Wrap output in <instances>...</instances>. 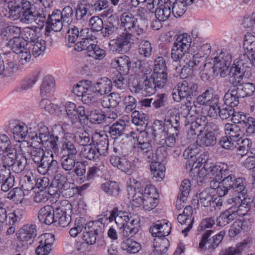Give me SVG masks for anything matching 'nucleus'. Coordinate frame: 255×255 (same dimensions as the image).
<instances>
[{
  "instance_id": "64",
  "label": "nucleus",
  "mask_w": 255,
  "mask_h": 255,
  "mask_svg": "<svg viewBox=\"0 0 255 255\" xmlns=\"http://www.w3.org/2000/svg\"><path fill=\"white\" fill-rule=\"evenodd\" d=\"M23 40L21 37L10 38L6 43V46L11 49L14 53H16L25 46V42L23 41Z\"/></svg>"
},
{
  "instance_id": "51",
  "label": "nucleus",
  "mask_w": 255,
  "mask_h": 255,
  "mask_svg": "<svg viewBox=\"0 0 255 255\" xmlns=\"http://www.w3.org/2000/svg\"><path fill=\"white\" fill-rule=\"evenodd\" d=\"M31 54L35 57L42 54L45 49V42L42 39H40L32 43H26Z\"/></svg>"
},
{
  "instance_id": "17",
  "label": "nucleus",
  "mask_w": 255,
  "mask_h": 255,
  "mask_svg": "<svg viewBox=\"0 0 255 255\" xmlns=\"http://www.w3.org/2000/svg\"><path fill=\"white\" fill-rule=\"evenodd\" d=\"M132 36L128 33L122 32L117 38L110 42L111 49L118 53L126 52L129 47Z\"/></svg>"
},
{
  "instance_id": "49",
  "label": "nucleus",
  "mask_w": 255,
  "mask_h": 255,
  "mask_svg": "<svg viewBox=\"0 0 255 255\" xmlns=\"http://www.w3.org/2000/svg\"><path fill=\"white\" fill-rule=\"evenodd\" d=\"M86 226L87 223L84 218L81 217L76 218L73 227L69 230L70 235L72 237H76L79 235L81 237Z\"/></svg>"
},
{
  "instance_id": "26",
  "label": "nucleus",
  "mask_w": 255,
  "mask_h": 255,
  "mask_svg": "<svg viewBox=\"0 0 255 255\" xmlns=\"http://www.w3.org/2000/svg\"><path fill=\"white\" fill-rule=\"evenodd\" d=\"M92 141L97 145L96 149L101 155H105L108 149V136L104 132H95L92 136Z\"/></svg>"
},
{
  "instance_id": "50",
  "label": "nucleus",
  "mask_w": 255,
  "mask_h": 255,
  "mask_svg": "<svg viewBox=\"0 0 255 255\" xmlns=\"http://www.w3.org/2000/svg\"><path fill=\"white\" fill-rule=\"evenodd\" d=\"M90 5L87 3H78L76 9V18L79 20H85L91 15Z\"/></svg>"
},
{
  "instance_id": "5",
  "label": "nucleus",
  "mask_w": 255,
  "mask_h": 255,
  "mask_svg": "<svg viewBox=\"0 0 255 255\" xmlns=\"http://www.w3.org/2000/svg\"><path fill=\"white\" fill-rule=\"evenodd\" d=\"M110 222L115 221L120 229H122L124 236L133 237L139 231L140 219L136 214L130 215L128 213L119 211L117 209L112 210L108 218Z\"/></svg>"
},
{
  "instance_id": "55",
  "label": "nucleus",
  "mask_w": 255,
  "mask_h": 255,
  "mask_svg": "<svg viewBox=\"0 0 255 255\" xmlns=\"http://www.w3.org/2000/svg\"><path fill=\"white\" fill-rule=\"evenodd\" d=\"M76 160V157L61 155L60 159L61 166L63 170L70 172L72 171L75 167Z\"/></svg>"
},
{
  "instance_id": "58",
  "label": "nucleus",
  "mask_w": 255,
  "mask_h": 255,
  "mask_svg": "<svg viewBox=\"0 0 255 255\" xmlns=\"http://www.w3.org/2000/svg\"><path fill=\"white\" fill-rule=\"evenodd\" d=\"M91 85L90 81H81L73 86L72 92L77 96L82 97Z\"/></svg>"
},
{
  "instance_id": "40",
  "label": "nucleus",
  "mask_w": 255,
  "mask_h": 255,
  "mask_svg": "<svg viewBox=\"0 0 255 255\" xmlns=\"http://www.w3.org/2000/svg\"><path fill=\"white\" fill-rule=\"evenodd\" d=\"M121 248L127 253L133 254L139 252L141 249V246L139 243L130 238L123 241L121 244Z\"/></svg>"
},
{
  "instance_id": "36",
  "label": "nucleus",
  "mask_w": 255,
  "mask_h": 255,
  "mask_svg": "<svg viewBox=\"0 0 255 255\" xmlns=\"http://www.w3.org/2000/svg\"><path fill=\"white\" fill-rule=\"evenodd\" d=\"M178 134V130L171 131L168 130L167 133H165V137H161L157 140V142L161 145L159 148L157 149V151L161 150L162 148V146L166 145L168 147H172L174 146L176 143V137Z\"/></svg>"
},
{
  "instance_id": "1",
  "label": "nucleus",
  "mask_w": 255,
  "mask_h": 255,
  "mask_svg": "<svg viewBox=\"0 0 255 255\" xmlns=\"http://www.w3.org/2000/svg\"><path fill=\"white\" fill-rule=\"evenodd\" d=\"M235 169V166L224 162L209 163L207 156L203 154L192 163L190 176L197 179L206 177L212 179L210 182L211 188L216 190L219 196L223 197L227 193V190L223 186L222 178Z\"/></svg>"
},
{
  "instance_id": "45",
  "label": "nucleus",
  "mask_w": 255,
  "mask_h": 255,
  "mask_svg": "<svg viewBox=\"0 0 255 255\" xmlns=\"http://www.w3.org/2000/svg\"><path fill=\"white\" fill-rule=\"evenodd\" d=\"M225 131L227 136L237 141L241 138L243 134L240 127L236 124H226L225 126Z\"/></svg>"
},
{
  "instance_id": "39",
  "label": "nucleus",
  "mask_w": 255,
  "mask_h": 255,
  "mask_svg": "<svg viewBox=\"0 0 255 255\" xmlns=\"http://www.w3.org/2000/svg\"><path fill=\"white\" fill-rule=\"evenodd\" d=\"M39 30L38 27H26L23 29L21 32V37L27 43H32L39 39L40 34L37 32Z\"/></svg>"
},
{
  "instance_id": "30",
  "label": "nucleus",
  "mask_w": 255,
  "mask_h": 255,
  "mask_svg": "<svg viewBox=\"0 0 255 255\" xmlns=\"http://www.w3.org/2000/svg\"><path fill=\"white\" fill-rule=\"evenodd\" d=\"M55 215L56 211L54 212L51 206L47 205L39 210L38 218L40 223L50 225L55 222Z\"/></svg>"
},
{
  "instance_id": "6",
  "label": "nucleus",
  "mask_w": 255,
  "mask_h": 255,
  "mask_svg": "<svg viewBox=\"0 0 255 255\" xmlns=\"http://www.w3.org/2000/svg\"><path fill=\"white\" fill-rule=\"evenodd\" d=\"M228 202L232 205L217 219V224L219 226L228 224L237 216L246 215L250 210L249 199H241L240 197H233L229 199Z\"/></svg>"
},
{
  "instance_id": "38",
  "label": "nucleus",
  "mask_w": 255,
  "mask_h": 255,
  "mask_svg": "<svg viewBox=\"0 0 255 255\" xmlns=\"http://www.w3.org/2000/svg\"><path fill=\"white\" fill-rule=\"evenodd\" d=\"M150 171L153 178L156 181H161L164 178L165 167L161 162L152 161L150 164Z\"/></svg>"
},
{
  "instance_id": "23",
  "label": "nucleus",
  "mask_w": 255,
  "mask_h": 255,
  "mask_svg": "<svg viewBox=\"0 0 255 255\" xmlns=\"http://www.w3.org/2000/svg\"><path fill=\"white\" fill-rule=\"evenodd\" d=\"M62 105L64 106L62 104ZM64 108L67 117L73 123L77 121L80 118L86 117L84 108L83 106L77 107L74 103L71 102H67L64 105ZM63 109V108H62Z\"/></svg>"
},
{
  "instance_id": "21",
  "label": "nucleus",
  "mask_w": 255,
  "mask_h": 255,
  "mask_svg": "<svg viewBox=\"0 0 255 255\" xmlns=\"http://www.w3.org/2000/svg\"><path fill=\"white\" fill-rule=\"evenodd\" d=\"M65 206L56 208L55 222H58L59 225L63 227H66L71 221L70 214L72 211V205L68 201L64 202Z\"/></svg>"
},
{
  "instance_id": "12",
  "label": "nucleus",
  "mask_w": 255,
  "mask_h": 255,
  "mask_svg": "<svg viewBox=\"0 0 255 255\" xmlns=\"http://www.w3.org/2000/svg\"><path fill=\"white\" fill-rule=\"evenodd\" d=\"M198 85L194 82H188L183 81L178 84L177 89L174 90L172 96L174 100L177 102L184 98H191L197 92Z\"/></svg>"
},
{
  "instance_id": "16",
  "label": "nucleus",
  "mask_w": 255,
  "mask_h": 255,
  "mask_svg": "<svg viewBox=\"0 0 255 255\" xmlns=\"http://www.w3.org/2000/svg\"><path fill=\"white\" fill-rule=\"evenodd\" d=\"M74 185L73 183L67 181L65 175L58 173L55 176L51 188L56 187L55 193L57 194L62 193L67 195V193H69L68 195L70 196L71 190H73Z\"/></svg>"
},
{
  "instance_id": "8",
  "label": "nucleus",
  "mask_w": 255,
  "mask_h": 255,
  "mask_svg": "<svg viewBox=\"0 0 255 255\" xmlns=\"http://www.w3.org/2000/svg\"><path fill=\"white\" fill-rule=\"evenodd\" d=\"M141 77L138 74L131 75L128 79V86L132 93H140L143 96H150L155 93L157 86L147 78L144 79L143 84H140Z\"/></svg>"
},
{
  "instance_id": "31",
  "label": "nucleus",
  "mask_w": 255,
  "mask_h": 255,
  "mask_svg": "<svg viewBox=\"0 0 255 255\" xmlns=\"http://www.w3.org/2000/svg\"><path fill=\"white\" fill-rule=\"evenodd\" d=\"M3 161L9 168L11 167L13 171L15 173H19L23 170L27 163L25 154L22 152L21 154L16 156V150L14 157L11 159L9 163H6L5 160Z\"/></svg>"
},
{
  "instance_id": "4",
  "label": "nucleus",
  "mask_w": 255,
  "mask_h": 255,
  "mask_svg": "<svg viewBox=\"0 0 255 255\" xmlns=\"http://www.w3.org/2000/svg\"><path fill=\"white\" fill-rule=\"evenodd\" d=\"M158 195L153 185H148L144 189H129L128 198L135 207L142 205L145 210H151L157 205Z\"/></svg>"
},
{
  "instance_id": "18",
  "label": "nucleus",
  "mask_w": 255,
  "mask_h": 255,
  "mask_svg": "<svg viewBox=\"0 0 255 255\" xmlns=\"http://www.w3.org/2000/svg\"><path fill=\"white\" fill-rule=\"evenodd\" d=\"M130 134V137L133 138H137V149L145 154L148 158L152 159L153 158V151L148 133L146 132H140L137 136L136 133L131 131Z\"/></svg>"
},
{
  "instance_id": "53",
  "label": "nucleus",
  "mask_w": 255,
  "mask_h": 255,
  "mask_svg": "<svg viewBox=\"0 0 255 255\" xmlns=\"http://www.w3.org/2000/svg\"><path fill=\"white\" fill-rule=\"evenodd\" d=\"M81 154L83 157L90 160L97 159L100 155L96 149V147L92 146L90 144H87L82 148Z\"/></svg>"
},
{
  "instance_id": "29",
  "label": "nucleus",
  "mask_w": 255,
  "mask_h": 255,
  "mask_svg": "<svg viewBox=\"0 0 255 255\" xmlns=\"http://www.w3.org/2000/svg\"><path fill=\"white\" fill-rule=\"evenodd\" d=\"M47 22L52 30L55 32L60 31L64 26H67L63 21L61 15V11L54 10L48 17Z\"/></svg>"
},
{
  "instance_id": "41",
  "label": "nucleus",
  "mask_w": 255,
  "mask_h": 255,
  "mask_svg": "<svg viewBox=\"0 0 255 255\" xmlns=\"http://www.w3.org/2000/svg\"><path fill=\"white\" fill-rule=\"evenodd\" d=\"M239 95L236 88H231L224 95V100L226 106L234 107L239 103Z\"/></svg>"
},
{
  "instance_id": "32",
  "label": "nucleus",
  "mask_w": 255,
  "mask_h": 255,
  "mask_svg": "<svg viewBox=\"0 0 255 255\" xmlns=\"http://www.w3.org/2000/svg\"><path fill=\"white\" fill-rule=\"evenodd\" d=\"M55 82L51 75H46L43 79L40 86V94L42 97L50 96L54 92Z\"/></svg>"
},
{
  "instance_id": "46",
  "label": "nucleus",
  "mask_w": 255,
  "mask_h": 255,
  "mask_svg": "<svg viewBox=\"0 0 255 255\" xmlns=\"http://www.w3.org/2000/svg\"><path fill=\"white\" fill-rule=\"evenodd\" d=\"M203 63L202 59L198 56L194 55L189 61L186 62L183 69L185 70H189L194 73L200 72Z\"/></svg>"
},
{
  "instance_id": "20",
  "label": "nucleus",
  "mask_w": 255,
  "mask_h": 255,
  "mask_svg": "<svg viewBox=\"0 0 255 255\" xmlns=\"http://www.w3.org/2000/svg\"><path fill=\"white\" fill-rule=\"evenodd\" d=\"M14 177L11 174L9 167L4 163L0 162V184L1 190L8 191L14 184Z\"/></svg>"
},
{
  "instance_id": "57",
  "label": "nucleus",
  "mask_w": 255,
  "mask_h": 255,
  "mask_svg": "<svg viewBox=\"0 0 255 255\" xmlns=\"http://www.w3.org/2000/svg\"><path fill=\"white\" fill-rule=\"evenodd\" d=\"M192 38L190 35L188 33H184L178 35L173 44L189 50Z\"/></svg>"
},
{
  "instance_id": "43",
  "label": "nucleus",
  "mask_w": 255,
  "mask_h": 255,
  "mask_svg": "<svg viewBox=\"0 0 255 255\" xmlns=\"http://www.w3.org/2000/svg\"><path fill=\"white\" fill-rule=\"evenodd\" d=\"M169 118L165 120L167 124L170 125L171 127L169 128L171 131L178 130L179 128V114L176 109H172L168 111Z\"/></svg>"
},
{
  "instance_id": "9",
  "label": "nucleus",
  "mask_w": 255,
  "mask_h": 255,
  "mask_svg": "<svg viewBox=\"0 0 255 255\" xmlns=\"http://www.w3.org/2000/svg\"><path fill=\"white\" fill-rule=\"evenodd\" d=\"M120 21V27L125 33H128L132 36H139L145 32L144 28L138 23L137 19L130 13H123Z\"/></svg>"
},
{
  "instance_id": "25",
  "label": "nucleus",
  "mask_w": 255,
  "mask_h": 255,
  "mask_svg": "<svg viewBox=\"0 0 255 255\" xmlns=\"http://www.w3.org/2000/svg\"><path fill=\"white\" fill-rule=\"evenodd\" d=\"M170 231V225L166 221H158L150 228L152 236L158 238H164L168 236Z\"/></svg>"
},
{
  "instance_id": "52",
  "label": "nucleus",
  "mask_w": 255,
  "mask_h": 255,
  "mask_svg": "<svg viewBox=\"0 0 255 255\" xmlns=\"http://www.w3.org/2000/svg\"><path fill=\"white\" fill-rule=\"evenodd\" d=\"M152 127L156 141L161 137H165V133L169 130L167 125L165 126L162 121L159 120L155 121Z\"/></svg>"
},
{
  "instance_id": "28",
  "label": "nucleus",
  "mask_w": 255,
  "mask_h": 255,
  "mask_svg": "<svg viewBox=\"0 0 255 255\" xmlns=\"http://www.w3.org/2000/svg\"><path fill=\"white\" fill-rule=\"evenodd\" d=\"M91 85L100 97L110 92L113 87L111 80L107 77H103L94 83H91Z\"/></svg>"
},
{
  "instance_id": "13",
  "label": "nucleus",
  "mask_w": 255,
  "mask_h": 255,
  "mask_svg": "<svg viewBox=\"0 0 255 255\" xmlns=\"http://www.w3.org/2000/svg\"><path fill=\"white\" fill-rule=\"evenodd\" d=\"M171 0H158V6L155 11V15L157 19L155 22L157 24L155 26L153 23L152 27L154 30H158L161 27V21L166 20L171 15Z\"/></svg>"
},
{
  "instance_id": "11",
  "label": "nucleus",
  "mask_w": 255,
  "mask_h": 255,
  "mask_svg": "<svg viewBox=\"0 0 255 255\" xmlns=\"http://www.w3.org/2000/svg\"><path fill=\"white\" fill-rule=\"evenodd\" d=\"M103 227V223L99 221L89 222L87 223L81 238L87 245H94L96 243L97 237L102 232Z\"/></svg>"
},
{
  "instance_id": "47",
  "label": "nucleus",
  "mask_w": 255,
  "mask_h": 255,
  "mask_svg": "<svg viewBox=\"0 0 255 255\" xmlns=\"http://www.w3.org/2000/svg\"><path fill=\"white\" fill-rule=\"evenodd\" d=\"M20 28L15 25H8L4 27L0 32L1 36L6 39L15 38L20 37L21 33Z\"/></svg>"
},
{
  "instance_id": "42",
  "label": "nucleus",
  "mask_w": 255,
  "mask_h": 255,
  "mask_svg": "<svg viewBox=\"0 0 255 255\" xmlns=\"http://www.w3.org/2000/svg\"><path fill=\"white\" fill-rule=\"evenodd\" d=\"M40 107L41 109L45 110L51 114H55L57 115L62 114L63 110H62L63 106L62 104L60 105H55L47 99H43L40 102Z\"/></svg>"
},
{
  "instance_id": "14",
  "label": "nucleus",
  "mask_w": 255,
  "mask_h": 255,
  "mask_svg": "<svg viewBox=\"0 0 255 255\" xmlns=\"http://www.w3.org/2000/svg\"><path fill=\"white\" fill-rule=\"evenodd\" d=\"M15 148L9 137L5 134H0V159L9 163L15 154Z\"/></svg>"
},
{
  "instance_id": "24",
  "label": "nucleus",
  "mask_w": 255,
  "mask_h": 255,
  "mask_svg": "<svg viewBox=\"0 0 255 255\" xmlns=\"http://www.w3.org/2000/svg\"><path fill=\"white\" fill-rule=\"evenodd\" d=\"M36 230L33 225H26L16 233L17 238L23 245L30 244L36 236Z\"/></svg>"
},
{
  "instance_id": "56",
  "label": "nucleus",
  "mask_w": 255,
  "mask_h": 255,
  "mask_svg": "<svg viewBox=\"0 0 255 255\" xmlns=\"http://www.w3.org/2000/svg\"><path fill=\"white\" fill-rule=\"evenodd\" d=\"M189 55L188 50L173 44L171 50V58L174 61L181 60L184 56Z\"/></svg>"
},
{
  "instance_id": "19",
  "label": "nucleus",
  "mask_w": 255,
  "mask_h": 255,
  "mask_svg": "<svg viewBox=\"0 0 255 255\" xmlns=\"http://www.w3.org/2000/svg\"><path fill=\"white\" fill-rule=\"evenodd\" d=\"M38 245L35 249L37 255H48L52 250L53 243L55 238L51 233H45L38 238Z\"/></svg>"
},
{
  "instance_id": "34",
  "label": "nucleus",
  "mask_w": 255,
  "mask_h": 255,
  "mask_svg": "<svg viewBox=\"0 0 255 255\" xmlns=\"http://www.w3.org/2000/svg\"><path fill=\"white\" fill-rule=\"evenodd\" d=\"M200 150L199 148L197 147L196 145H191L187 149H186L184 152V156L186 158L189 159V160L186 162V169L189 170L190 171L192 167V163L196 161L197 159L200 157V156L201 155H203V154H201L198 158H194V157L199 153ZM203 154H205V153H203ZM206 155L208 156L206 154Z\"/></svg>"
},
{
  "instance_id": "35",
  "label": "nucleus",
  "mask_w": 255,
  "mask_h": 255,
  "mask_svg": "<svg viewBox=\"0 0 255 255\" xmlns=\"http://www.w3.org/2000/svg\"><path fill=\"white\" fill-rule=\"evenodd\" d=\"M217 98L214 96L212 91L209 90H206L204 92L198 96L194 102V106L197 105L203 106L204 107L208 106L211 104H215L216 100Z\"/></svg>"
},
{
  "instance_id": "7",
  "label": "nucleus",
  "mask_w": 255,
  "mask_h": 255,
  "mask_svg": "<svg viewBox=\"0 0 255 255\" xmlns=\"http://www.w3.org/2000/svg\"><path fill=\"white\" fill-rule=\"evenodd\" d=\"M232 62V56L230 54H221L214 58L213 62L203 63L200 72L204 80H208L214 74L218 71L221 77L226 75L229 66Z\"/></svg>"
},
{
  "instance_id": "59",
  "label": "nucleus",
  "mask_w": 255,
  "mask_h": 255,
  "mask_svg": "<svg viewBox=\"0 0 255 255\" xmlns=\"http://www.w3.org/2000/svg\"><path fill=\"white\" fill-rule=\"evenodd\" d=\"M154 248L156 252L158 254L165 253L169 246V243L167 239L164 238H158L155 239Z\"/></svg>"
},
{
  "instance_id": "27",
  "label": "nucleus",
  "mask_w": 255,
  "mask_h": 255,
  "mask_svg": "<svg viewBox=\"0 0 255 255\" xmlns=\"http://www.w3.org/2000/svg\"><path fill=\"white\" fill-rule=\"evenodd\" d=\"M131 61L130 58L126 55H123L113 59L112 65L119 72L121 75H127L129 71Z\"/></svg>"
},
{
  "instance_id": "2",
  "label": "nucleus",
  "mask_w": 255,
  "mask_h": 255,
  "mask_svg": "<svg viewBox=\"0 0 255 255\" xmlns=\"http://www.w3.org/2000/svg\"><path fill=\"white\" fill-rule=\"evenodd\" d=\"M57 147L55 150L38 142L30 145L28 142H23L20 145L21 152L25 154L27 153L30 156L31 159L37 165L38 172L42 175L54 169L57 166V161L54 159L53 153L58 151L57 144Z\"/></svg>"
},
{
  "instance_id": "37",
  "label": "nucleus",
  "mask_w": 255,
  "mask_h": 255,
  "mask_svg": "<svg viewBox=\"0 0 255 255\" xmlns=\"http://www.w3.org/2000/svg\"><path fill=\"white\" fill-rule=\"evenodd\" d=\"M243 46L249 57L251 56V60L255 58V35L251 33H247L244 38Z\"/></svg>"
},
{
  "instance_id": "60",
  "label": "nucleus",
  "mask_w": 255,
  "mask_h": 255,
  "mask_svg": "<svg viewBox=\"0 0 255 255\" xmlns=\"http://www.w3.org/2000/svg\"><path fill=\"white\" fill-rule=\"evenodd\" d=\"M102 188L104 192L112 196H117L120 192L119 184L115 181H109L103 184Z\"/></svg>"
},
{
  "instance_id": "33",
  "label": "nucleus",
  "mask_w": 255,
  "mask_h": 255,
  "mask_svg": "<svg viewBox=\"0 0 255 255\" xmlns=\"http://www.w3.org/2000/svg\"><path fill=\"white\" fill-rule=\"evenodd\" d=\"M61 152L63 156L77 157L78 149L76 145L65 134L63 137Z\"/></svg>"
},
{
  "instance_id": "48",
  "label": "nucleus",
  "mask_w": 255,
  "mask_h": 255,
  "mask_svg": "<svg viewBox=\"0 0 255 255\" xmlns=\"http://www.w3.org/2000/svg\"><path fill=\"white\" fill-rule=\"evenodd\" d=\"M127 121L124 120H119L114 124L110 128L109 133L113 139H116L122 135Z\"/></svg>"
},
{
  "instance_id": "3",
  "label": "nucleus",
  "mask_w": 255,
  "mask_h": 255,
  "mask_svg": "<svg viewBox=\"0 0 255 255\" xmlns=\"http://www.w3.org/2000/svg\"><path fill=\"white\" fill-rule=\"evenodd\" d=\"M13 136L17 142L21 141L27 135L31 140V143L35 142L42 143L45 147L57 149V142L59 137L57 135L51 134L48 128L43 123L37 125V131H31V128L28 129L27 126L23 123H17L12 128Z\"/></svg>"
},
{
  "instance_id": "22",
  "label": "nucleus",
  "mask_w": 255,
  "mask_h": 255,
  "mask_svg": "<svg viewBox=\"0 0 255 255\" xmlns=\"http://www.w3.org/2000/svg\"><path fill=\"white\" fill-rule=\"evenodd\" d=\"M22 9L20 21L23 23H31L39 15L34 5L27 0H22Z\"/></svg>"
},
{
  "instance_id": "63",
  "label": "nucleus",
  "mask_w": 255,
  "mask_h": 255,
  "mask_svg": "<svg viewBox=\"0 0 255 255\" xmlns=\"http://www.w3.org/2000/svg\"><path fill=\"white\" fill-rule=\"evenodd\" d=\"M17 70V67L14 62L11 60H7V63L5 68L4 67V71L2 74L4 77L8 79L13 80L15 78V72Z\"/></svg>"
},
{
  "instance_id": "62",
  "label": "nucleus",
  "mask_w": 255,
  "mask_h": 255,
  "mask_svg": "<svg viewBox=\"0 0 255 255\" xmlns=\"http://www.w3.org/2000/svg\"><path fill=\"white\" fill-rule=\"evenodd\" d=\"M75 141L82 146H86L90 143V138L89 133L83 129L76 132L74 134Z\"/></svg>"
},
{
  "instance_id": "44",
  "label": "nucleus",
  "mask_w": 255,
  "mask_h": 255,
  "mask_svg": "<svg viewBox=\"0 0 255 255\" xmlns=\"http://www.w3.org/2000/svg\"><path fill=\"white\" fill-rule=\"evenodd\" d=\"M99 97V95L91 85L82 96L81 100L84 104L92 105L96 104L98 102Z\"/></svg>"
},
{
  "instance_id": "61",
  "label": "nucleus",
  "mask_w": 255,
  "mask_h": 255,
  "mask_svg": "<svg viewBox=\"0 0 255 255\" xmlns=\"http://www.w3.org/2000/svg\"><path fill=\"white\" fill-rule=\"evenodd\" d=\"M24 197L23 190L20 188H14L8 193L7 198L12 200L16 204L21 203Z\"/></svg>"
},
{
  "instance_id": "54",
  "label": "nucleus",
  "mask_w": 255,
  "mask_h": 255,
  "mask_svg": "<svg viewBox=\"0 0 255 255\" xmlns=\"http://www.w3.org/2000/svg\"><path fill=\"white\" fill-rule=\"evenodd\" d=\"M191 190V183L188 179L184 180L180 185V193L178 194L177 204L181 203V201L186 200Z\"/></svg>"
},
{
  "instance_id": "10",
  "label": "nucleus",
  "mask_w": 255,
  "mask_h": 255,
  "mask_svg": "<svg viewBox=\"0 0 255 255\" xmlns=\"http://www.w3.org/2000/svg\"><path fill=\"white\" fill-rule=\"evenodd\" d=\"M110 162L113 166L128 174H132L140 164L138 158H128L126 156L120 157L116 155L110 156Z\"/></svg>"
},
{
  "instance_id": "15",
  "label": "nucleus",
  "mask_w": 255,
  "mask_h": 255,
  "mask_svg": "<svg viewBox=\"0 0 255 255\" xmlns=\"http://www.w3.org/2000/svg\"><path fill=\"white\" fill-rule=\"evenodd\" d=\"M199 119H197L196 123L195 125L198 123ZM195 127L194 124H192L190 130L188 132L189 135H195L197 132L200 133L197 136L196 143L200 146H210L215 145L216 143V138L214 133L212 131H202L201 129L196 130L193 128Z\"/></svg>"
}]
</instances>
